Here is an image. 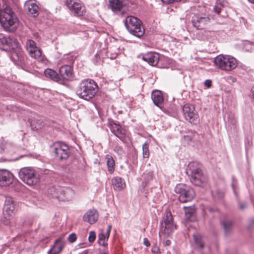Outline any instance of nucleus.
<instances>
[{
  "mask_svg": "<svg viewBox=\"0 0 254 254\" xmlns=\"http://www.w3.org/2000/svg\"><path fill=\"white\" fill-rule=\"evenodd\" d=\"M187 173L194 185L204 187L206 185L207 178L201 169V165L197 162H190Z\"/></svg>",
  "mask_w": 254,
  "mask_h": 254,
  "instance_id": "1",
  "label": "nucleus"
},
{
  "mask_svg": "<svg viewBox=\"0 0 254 254\" xmlns=\"http://www.w3.org/2000/svg\"><path fill=\"white\" fill-rule=\"evenodd\" d=\"M0 23L5 31L14 32L18 25V20L9 7L0 9Z\"/></svg>",
  "mask_w": 254,
  "mask_h": 254,
  "instance_id": "2",
  "label": "nucleus"
},
{
  "mask_svg": "<svg viewBox=\"0 0 254 254\" xmlns=\"http://www.w3.org/2000/svg\"><path fill=\"white\" fill-rule=\"evenodd\" d=\"M97 91V84L93 80L85 79L80 83L76 94L80 98L89 100L96 94Z\"/></svg>",
  "mask_w": 254,
  "mask_h": 254,
  "instance_id": "3",
  "label": "nucleus"
},
{
  "mask_svg": "<svg viewBox=\"0 0 254 254\" xmlns=\"http://www.w3.org/2000/svg\"><path fill=\"white\" fill-rule=\"evenodd\" d=\"M19 177L24 183L30 186L38 185L40 181L39 174L31 167L21 168L19 172Z\"/></svg>",
  "mask_w": 254,
  "mask_h": 254,
  "instance_id": "4",
  "label": "nucleus"
},
{
  "mask_svg": "<svg viewBox=\"0 0 254 254\" xmlns=\"http://www.w3.org/2000/svg\"><path fill=\"white\" fill-rule=\"evenodd\" d=\"M125 26L128 31L137 37H141L144 33V29L141 25V21L137 17L128 16L126 17Z\"/></svg>",
  "mask_w": 254,
  "mask_h": 254,
  "instance_id": "5",
  "label": "nucleus"
},
{
  "mask_svg": "<svg viewBox=\"0 0 254 254\" xmlns=\"http://www.w3.org/2000/svg\"><path fill=\"white\" fill-rule=\"evenodd\" d=\"M176 225L174 223L171 212L166 213L163 221L160 223L159 237H169L172 235L176 229Z\"/></svg>",
  "mask_w": 254,
  "mask_h": 254,
  "instance_id": "6",
  "label": "nucleus"
},
{
  "mask_svg": "<svg viewBox=\"0 0 254 254\" xmlns=\"http://www.w3.org/2000/svg\"><path fill=\"white\" fill-rule=\"evenodd\" d=\"M213 62L216 66L226 71L235 69L238 64L236 59L228 55H219L214 58Z\"/></svg>",
  "mask_w": 254,
  "mask_h": 254,
  "instance_id": "7",
  "label": "nucleus"
},
{
  "mask_svg": "<svg viewBox=\"0 0 254 254\" xmlns=\"http://www.w3.org/2000/svg\"><path fill=\"white\" fill-rule=\"evenodd\" d=\"M16 202L12 198H6L3 208V217L1 219L3 224L7 225L9 224L10 220L16 211Z\"/></svg>",
  "mask_w": 254,
  "mask_h": 254,
  "instance_id": "8",
  "label": "nucleus"
},
{
  "mask_svg": "<svg viewBox=\"0 0 254 254\" xmlns=\"http://www.w3.org/2000/svg\"><path fill=\"white\" fill-rule=\"evenodd\" d=\"M175 191L179 194L178 199L182 203L191 201L194 196V192L192 189L184 184L177 185Z\"/></svg>",
  "mask_w": 254,
  "mask_h": 254,
  "instance_id": "9",
  "label": "nucleus"
},
{
  "mask_svg": "<svg viewBox=\"0 0 254 254\" xmlns=\"http://www.w3.org/2000/svg\"><path fill=\"white\" fill-rule=\"evenodd\" d=\"M182 109L186 120L195 125L199 123L198 115L193 105L190 104H186L183 107Z\"/></svg>",
  "mask_w": 254,
  "mask_h": 254,
  "instance_id": "10",
  "label": "nucleus"
},
{
  "mask_svg": "<svg viewBox=\"0 0 254 254\" xmlns=\"http://www.w3.org/2000/svg\"><path fill=\"white\" fill-rule=\"evenodd\" d=\"M18 42L14 38L0 34V49L5 51L14 50L18 47Z\"/></svg>",
  "mask_w": 254,
  "mask_h": 254,
  "instance_id": "11",
  "label": "nucleus"
},
{
  "mask_svg": "<svg viewBox=\"0 0 254 254\" xmlns=\"http://www.w3.org/2000/svg\"><path fill=\"white\" fill-rule=\"evenodd\" d=\"M54 152L55 157L59 160L66 159L69 155V148L65 144L57 142L54 144Z\"/></svg>",
  "mask_w": 254,
  "mask_h": 254,
  "instance_id": "12",
  "label": "nucleus"
},
{
  "mask_svg": "<svg viewBox=\"0 0 254 254\" xmlns=\"http://www.w3.org/2000/svg\"><path fill=\"white\" fill-rule=\"evenodd\" d=\"M66 5L71 12L76 16H80L85 12L84 7L77 0H67Z\"/></svg>",
  "mask_w": 254,
  "mask_h": 254,
  "instance_id": "13",
  "label": "nucleus"
},
{
  "mask_svg": "<svg viewBox=\"0 0 254 254\" xmlns=\"http://www.w3.org/2000/svg\"><path fill=\"white\" fill-rule=\"evenodd\" d=\"M14 175L9 171L5 169L0 170V187H6L12 184Z\"/></svg>",
  "mask_w": 254,
  "mask_h": 254,
  "instance_id": "14",
  "label": "nucleus"
},
{
  "mask_svg": "<svg viewBox=\"0 0 254 254\" xmlns=\"http://www.w3.org/2000/svg\"><path fill=\"white\" fill-rule=\"evenodd\" d=\"M11 58L15 64L21 66L25 64L27 59L26 55L18 47L12 51Z\"/></svg>",
  "mask_w": 254,
  "mask_h": 254,
  "instance_id": "15",
  "label": "nucleus"
},
{
  "mask_svg": "<svg viewBox=\"0 0 254 254\" xmlns=\"http://www.w3.org/2000/svg\"><path fill=\"white\" fill-rule=\"evenodd\" d=\"M193 26L197 29H202L210 22V19L207 16H202L199 14H194L192 17Z\"/></svg>",
  "mask_w": 254,
  "mask_h": 254,
  "instance_id": "16",
  "label": "nucleus"
},
{
  "mask_svg": "<svg viewBox=\"0 0 254 254\" xmlns=\"http://www.w3.org/2000/svg\"><path fill=\"white\" fill-rule=\"evenodd\" d=\"M111 131L123 142H125L126 133L125 131L121 126L116 124L114 122H111L110 123Z\"/></svg>",
  "mask_w": 254,
  "mask_h": 254,
  "instance_id": "17",
  "label": "nucleus"
},
{
  "mask_svg": "<svg viewBox=\"0 0 254 254\" xmlns=\"http://www.w3.org/2000/svg\"><path fill=\"white\" fill-rule=\"evenodd\" d=\"M25 8L28 14L33 17H36L39 14L40 8L36 1L27 0L25 4Z\"/></svg>",
  "mask_w": 254,
  "mask_h": 254,
  "instance_id": "18",
  "label": "nucleus"
},
{
  "mask_svg": "<svg viewBox=\"0 0 254 254\" xmlns=\"http://www.w3.org/2000/svg\"><path fill=\"white\" fill-rule=\"evenodd\" d=\"M60 82L70 80L72 76V68L70 65H64L59 69Z\"/></svg>",
  "mask_w": 254,
  "mask_h": 254,
  "instance_id": "19",
  "label": "nucleus"
},
{
  "mask_svg": "<svg viewBox=\"0 0 254 254\" xmlns=\"http://www.w3.org/2000/svg\"><path fill=\"white\" fill-rule=\"evenodd\" d=\"M159 58V55L154 52L146 53L142 57V60L152 66H155L157 64Z\"/></svg>",
  "mask_w": 254,
  "mask_h": 254,
  "instance_id": "20",
  "label": "nucleus"
},
{
  "mask_svg": "<svg viewBox=\"0 0 254 254\" xmlns=\"http://www.w3.org/2000/svg\"><path fill=\"white\" fill-rule=\"evenodd\" d=\"M112 229V225H109L105 232L103 231H101L98 236V242L99 245L104 247H107L108 246L107 241L109 238L111 231Z\"/></svg>",
  "mask_w": 254,
  "mask_h": 254,
  "instance_id": "21",
  "label": "nucleus"
},
{
  "mask_svg": "<svg viewBox=\"0 0 254 254\" xmlns=\"http://www.w3.org/2000/svg\"><path fill=\"white\" fill-rule=\"evenodd\" d=\"M65 246L64 241L61 238L57 239L52 246L49 250L48 254H60Z\"/></svg>",
  "mask_w": 254,
  "mask_h": 254,
  "instance_id": "22",
  "label": "nucleus"
},
{
  "mask_svg": "<svg viewBox=\"0 0 254 254\" xmlns=\"http://www.w3.org/2000/svg\"><path fill=\"white\" fill-rule=\"evenodd\" d=\"M197 36L202 40L212 41L216 38V33L214 31L204 30L198 33Z\"/></svg>",
  "mask_w": 254,
  "mask_h": 254,
  "instance_id": "23",
  "label": "nucleus"
},
{
  "mask_svg": "<svg viewBox=\"0 0 254 254\" xmlns=\"http://www.w3.org/2000/svg\"><path fill=\"white\" fill-rule=\"evenodd\" d=\"M73 194L74 192L71 189L66 188L61 190L57 197L62 201H69L73 197Z\"/></svg>",
  "mask_w": 254,
  "mask_h": 254,
  "instance_id": "24",
  "label": "nucleus"
},
{
  "mask_svg": "<svg viewBox=\"0 0 254 254\" xmlns=\"http://www.w3.org/2000/svg\"><path fill=\"white\" fill-rule=\"evenodd\" d=\"M151 98L153 102L156 106L161 108V105L163 102L164 98L162 92L159 90L152 91Z\"/></svg>",
  "mask_w": 254,
  "mask_h": 254,
  "instance_id": "25",
  "label": "nucleus"
},
{
  "mask_svg": "<svg viewBox=\"0 0 254 254\" xmlns=\"http://www.w3.org/2000/svg\"><path fill=\"white\" fill-rule=\"evenodd\" d=\"M98 217L97 212L94 210H88L84 215L83 219L85 221L89 223L90 224H93L95 223Z\"/></svg>",
  "mask_w": 254,
  "mask_h": 254,
  "instance_id": "26",
  "label": "nucleus"
},
{
  "mask_svg": "<svg viewBox=\"0 0 254 254\" xmlns=\"http://www.w3.org/2000/svg\"><path fill=\"white\" fill-rule=\"evenodd\" d=\"M112 183L114 189L118 190H122L126 187L124 180L119 177H114L112 179Z\"/></svg>",
  "mask_w": 254,
  "mask_h": 254,
  "instance_id": "27",
  "label": "nucleus"
},
{
  "mask_svg": "<svg viewBox=\"0 0 254 254\" xmlns=\"http://www.w3.org/2000/svg\"><path fill=\"white\" fill-rule=\"evenodd\" d=\"M124 5L122 0H109V6L114 11H120Z\"/></svg>",
  "mask_w": 254,
  "mask_h": 254,
  "instance_id": "28",
  "label": "nucleus"
},
{
  "mask_svg": "<svg viewBox=\"0 0 254 254\" xmlns=\"http://www.w3.org/2000/svg\"><path fill=\"white\" fill-rule=\"evenodd\" d=\"M14 148L13 145L5 141L2 138H0V154L3 151L10 152Z\"/></svg>",
  "mask_w": 254,
  "mask_h": 254,
  "instance_id": "29",
  "label": "nucleus"
},
{
  "mask_svg": "<svg viewBox=\"0 0 254 254\" xmlns=\"http://www.w3.org/2000/svg\"><path fill=\"white\" fill-rule=\"evenodd\" d=\"M44 74L45 76L52 79L53 80L60 82L59 74L55 70L48 68L45 70Z\"/></svg>",
  "mask_w": 254,
  "mask_h": 254,
  "instance_id": "30",
  "label": "nucleus"
},
{
  "mask_svg": "<svg viewBox=\"0 0 254 254\" xmlns=\"http://www.w3.org/2000/svg\"><path fill=\"white\" fill-rule=\"evenodd\" d=\"M194 242L196 248L199 250H202L204 248V243L202 236L198 234H195L193 235Z\"/></svg>",
  "mask_w": 254,
  "mask_h": 254,
  "instance_id": "31",
  "label": "nucleus"
},
{
  "mask_svg": "<svg viewBox=\"0 0 254 254\" xmlns=\"http://www.w3.org/2000/svg\"><path fill=\"white\" fill-rule=\"evenodd\" d=\"M30 56V57L32 58L40 60L42 55V52L41 49L37 46H36V48H33L31 49V51H27Z\"/></svg>",
  "mask_w": 254,
  "mask_h": 254,
  "instance_id": "32",
  "label": "nucleus"
},
{
  "mask_svg": "<svg viewBox=\"0 0 254 254\" xmlns=\"http://www.w3.org/2000/svg\"><path fill=\"white\" fill-rule=\"evenodd\" d=\"M228 2L225 0H217L213 9L217 14H219L222 8L226 6Z\"/></svg>",
  "mask_w": 254,
  "mask_h": 254,
  "instance_id": "33",
  "label": "nucleus"
},
{
  "mask_svg": "<svg viewBox=\"0 0 254 254\" xmlns=\"http://www.w3.org/2000/svg\"><path fill=\"white\" fill-rule=\"evenodd\" d=\"M30 125L33 129L38 130L43 127L44 123L41 119H34L31 122Z\"/></svg>",
  "mask_w": 254,
  "mask_h": 254,
  "instance_id": "34",
  "label": "nucleus"
},
{
  "mask_svg": "<svg viewBox=\"0 0 254 254\" xmlns=\"http://www.w3.org/2000/svg\"><path fill=\"white\" fill-rule=\"evenodd\" d=\"M153 173L152 172H148L147 173H144L141 178L142 180V185L143 187H145L147 183L149 182L152 179Z\"/></svg>",
  "mask_w": 254,
  "mask_h": 254,
  "instance_id": "35",
  "label": "nucleus"
},
{
  "mask_svg": "<svg viewBox=\"0 0 254 254\" xmlns=\"http://www.w3.org/2000/svg\"><path fill=\"white\" fill-rule=\"evenodd\" d=\"M107 159V165L108 171L110 174H112L115 170V161L112 157L108 156Z\"/></svg>",
  "mask_w": 254,
  "mask_h": 254,
  "instance_id": "36",
  "label": "nucleus"
},
{
  "mask_svg": "<svg viewBox=\"0 0 254 254\" xmlns=\"http://www.w3.org/2000/svg\"><path fill=\"white\" fill-rule=\"evenodd\" d=\"M150 142L146 141L142 145V155L143 158H147L149 156V146Z\"/></svg>",
  "mask_w": 254,
  "mask_h": 254,
  "instance_id": "37",
  "label": "nucleus"
},
{
  "mask_svg": "<svg viewBox=\"0 0 254 254\" xmlns=\"http://www.w3.org/2000/svg\"><path fill=\"white\" fill-rule=\"evenodd\" d=\"M226 233H228L231 229L232 222L230 220H224L221 222Z\"/></svg>",
  "mask_w": 254,
  "mask_h": 254,
  "instance_id": "38",
  "label": "nucleus"
},
{
  "mask_svg": "<svg viewBox=\"0 0 254 254\" xmlns=\"http://www.w3.org/2000/svg\"><path fill=\"white\" fill-rule=\"evenodd\" d=\"M185 213L187 218H189L195 212V208L193 206L184 207Z\"/></svg>",
  "mask_w": 254,
  "mask_h": 254,
  "instance_id": "39",
  "label": "nucleus"
},
{
  "mask_svg": "<svg viewBox=\"0 0 254 254\" xmlns=\"http://www.w3.org/2000/svg\"><path fill=\"white\" fill-rule=\"evenodd\" d=\"M36 46H37V45L35 41L30 39L27 40L26 42V48L27 51L31 52V49L33 48H36Z\"/></svg>",
  "mask_w": 254,
  "mask_h": 254,
  "instance_id": "40",
  "label": "nucleus"
},
{
  "mask_svg": "<svg viewBox=\"0 0 254 254\" xmlns=\"http://www.w3.org/2000/svg\"><path fill=\"white\" fill-rule=\"evenodd\" d=\"M254 45L250 41H246L244 43V48L246 51H249L252 49Z\"/></svg>",
  "mask_w": 254,
  "mask_h": 254,
  "instance_id": "41",
  "label": "nucleus"
},
{
  "mask_svg": "<svg viewBox=\"0 0 254 254\" xmlns=\"http://www.w3.org/2000/svg\"><path fill=\"white\" fill-rule=\"evenodd\" d=\"M96 239V233L94 231H90L88 237V241L89 242H93Z\"/></svg>",
  "mask_w": 254,
  "mask_h": 254,
  "instance_id": "42",
  "label": "nucleus"
},
{
  "mask_svg": "<svg viewBox=\"0 0 254 254\" xmlns=\"http://www.w3.org/2000/svg\"><path fill=\"white\" fill-rule=\"evenodd\" d=\"M77 237L74 233H71L68 236V239L69 242L73 243L76 240Z\"/></svg>",
  "mask_w": 254,
  "mask_h": 254,
  "instance_id": "43",
  "label": "nucleus"
},
{
  "mask_svg": "<svg viewBox=\"0 0 254 254\" xmlns=\"http://www.w3.org/2000/svg\"><path fill=\"white\" fill-rule=\"evenodd\" d=\"M114 151L120 155H121L123 152L122 147L119 145H117L115 147Z\"/></svg>",
  "mask_w": 254,
  "mask_h": 254,
  "instance_id": "44",
  "label": "nucleus"
},
{
  "mask_svg": "<svg viewBox=\"0 0 254 254\" xmlns=\"http://www.w3.org/2000/svg\"><path fill=\"white\" fill-rule=\"evenodd\" d=\"M151 252L154 254H158L160 253V249L156 245H154L151 249Z\"/></svg>",
  "mask_w": 254,
  "mask_h": 254,
  "instance_id": "45",
  "label": "nucleus"
},
{
  "mask_svg": "<svg viewBox=\"0 0 254 254\" xmlns=\"http://www.w3.org/2000/svg\"><path fill=\"white\" fill-rule=\"evenodd\" d=\"M162 2L165 4H169L180 1L181 0H161Z\"/></svg>",
  "mask_w": 254,
  "mask_h": 254,
  "instance_id": "46",
  "label": "nucleus"
},
{
  "mask_svg": "<svg viewBox=\"0 0 254 254\" xmlns=\"http://www.w3.org/2000/svg\"><path fill=\"white\" fill-rule=\"evenodd\" d=\"M204 85L207 87L209 88L211 85V81L209 79L205 80L204 82Z\"/></svg>",
  "mask_w": 254,
  "mask_h": 254,
  "instance_id": "47",
  "label": "nucleus"
},
{
  "mask_svg": "<svg viewBox=\"0 0 254 254\" xmlns=\"http://www.w3.org/2000/svg\"><path fill=\"white\" fill-rule=\"evenodd\" d=\"M143 244L146 247H149L150 245V242L147 238L143 239Z\"/></svg>",
  "mask_w": 254,
  "mask_h": 254,
  "instance_id": "48",
  "label": "nucleus"
},
{
  "mask_svg": "<svg viewBox=\"0 0 254 254\" xmlns=\"http://www.w3.org/2000/svg\"><path fill=\"white\" fill-rule=\"evenodd\" d=\"M247 203H246L245 202L241 203L240 204V207L242 209L245 208L247 207Z\"/></svg>",
  "mask_w": 254,
  "mask_h": 254,
  "instance_id": "49",
  "label": "nucleus"
},
{
  "mask_svg": "<svg viewBox=\"0 0 254 254\" xmlns=\"http://www.w3.org/2000/svg\"><path fill=\"white\" fill-rule=\"evenodd\" d=\"M164 245L165 246H169L171 245V241L169 240H167L164 242Z\"/></svg>",
  "mask_w": 254,
  "mask_h": 254,
  "instance_id": "50",
  "label": "nucleus"
},
{
  "mask_svg": "<svg viewBox=\"0 0 254 254\" xmlns=\"http://www.w3.org/2000/svg\"><path fill=\"white\" fill-rule=\"evenodd\" d=\"M95 57L97 58L96 62H98L99 61L98 60H100L101 59V56L99 53H97L96 54Z\"/></svg>",
  "mask_w": 254,
  "mask_h": 254,
  "instance_id": "51",
  "label": "nucleus"
},
{
  "mask_svg": "<svg viewBox=\"0 0 254 254\" xmlns=\"http://www.w3.org/2000/svg\"><path fill=\"white\" fill-rule=\"evenodd\" d=\"M208 209L210 212H214L217 210L216 209H214V208H208Z\"/></svg>",
  "mask_w": 254,
  "mask_h": 254,
  "instance_id": "52",
  "label": "nucleus"
},
{
  "mask_svg": "<svg viewBox=\"0 0 254 254\" xmlns=\"http://www.w3.org/2000/svg\"><path fill=\"white\" fill-rule=\"evenodd\" d=\"M79 247L80 248H84L86 247V244H80L79 245Z\"/></svg>",
  "mask_w": 254,
  "mask_h": 254,
  "instance_id": "53",
  "label": "nucleus"
},
{
  "mask_svg": "<svg viewBox=\"0 0 254 254\" xmlns=\"http://www.w3.org/2000/svg\"><path fill=\"white\" fill-rule=\"evenodd\" d=\"M251 3H254V0H248Z\"/></svg>",
  "mask_w": 254,
  "mask_h": 254,
  "instance_id": "54",
  "label": "nucleus"
},
{
  "mask_svg": "<svg viewBox=\"0 0 254 254\" xmlns=\"http://www.w3.org/2000/svg\"><path fill=\"white\" fill-rule=\"evenodd\" d=\"M185 137L186 138H187L188 139H190L191 138H190V137L189 136H185Z\"/></svg>",
  "mask_w": 254,
  "mask_h": 254,
  "instance_id": "55",
  "label": "nucleus"
},
{
  "mask_svg": "<svg viewBox=\"0 0 254 254\" xmlns=\"http://www.w3.org/2000/svg\"><path fill=\"white\" fill-rule=\"evenodd\" d=\"M99 254H107V253H106V252H103V253H100Z\"/></svg>",
  "mask_w": 254,
  "mask_h": 254,
  "instance_id": "56",
  "label": "nucleus"
},
{
  "mask_svg": "<svg viewBox=\"0 0 254 254\" xmlns=\"http://www.w3.org/2000/svg\"><path fill=\"white\" fill-rule=\"evenodd\" d=\"M83 253H84V254H86L87 253V251L86 250Z\"/></svg>",
  "mask_w": 254,
  "mask_h": 254,
  "instance_id": "57",
  "label": "nucleus"
},
{
  "mask_svg": "<svg viewBox=\"0 0 254 254\" xmlns=\"http://www.w3.org/2000/svg\"><path fill=\"white\" fill-rule=\"evenodd\" d=\"M27 156V155H23L21 156V157H24V156Z\"/></svg>",
  "mask_w": 254,
  "mask_h": 254,
  "instance_id": "58",
  "label": "nucleus"
},
{
  "mask_svg": "<svg viewBox=\"0 0 254 254\" xmlns=\"http://www.w3.org/2000/svg\"><path fill=\"white\" fill-rule=\"evenodd\" d=\"M253 223H254V219L253 220Z\"/></svg>",
  "mask_w": 254,
  "mask_h": 254,
  "instance_id": "59",
  "label": "nucleus"
},
{
  "mask_svg": "<svg viewBox=\"0 0 254 254\" xmlns=\"http://www.w3.org/2000/svg\"><path fill=\"white\" fill-rule=\"evenodd\" d=\"M207 250H208V251H209V248H207Z\"/></svg>",
  "mask_w": 254,
  "mask_h": 254,
  "instance_id": "60",
  "label": "nucleus"
}]
</instances>
